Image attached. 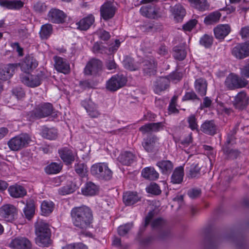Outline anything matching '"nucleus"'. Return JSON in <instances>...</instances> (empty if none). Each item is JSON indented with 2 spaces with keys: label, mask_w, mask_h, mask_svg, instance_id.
I'll return each instance as SVG.
<instances>
[{
  "label": "nucleus",
  "mask_w": 249,
  "mask_h": 249,
  "mask_svg": "<svg viewBox=\"0 0 249 249\" xmlns=\"http://www.w3.org/2000/svg\"><path fill=\"white\" fill-rule=\"evenodd\" d=\"M71 215L74 226L82 230L90 227L93 220L92 211L85 206L73 208Z\"/></svg>",
  "instance_id": "nucleus-1"
},
{
  "label": "nucleus",
  "mask_w": 249,
  "mask_h": 249,
  "mask_svg": "<svg viewBox=\"0 0 249 249\" xmlns=\"http://www.w3.org/2000/svg\"><path fill=\"white\" fill-rule=\"evenodd\" d=\"M35 242L39 247H48L52 244L51 231L47 223L38 220L35 224Z\"/></svg>",
  "instance_id": "nucleus-2"
},
{
  "label": "nucleus",
  "mask_w": 249,
  "mask_h": 249,
  "mask_svg": "<svg viewBox=\"0 0 249 249\" xmlns=\"http://www.w3.org/2000/svg\"><path fill=\"white\" fill-rule=\"evenodd\" d=\"M248 84V81L246 79L233 73L229 74L224 82L225 87L229 90L241 89L245 87Z\"/></svg>",
  "instance_id": "nucleus-3"
},
{
  "label": "nucleus",
  "mask_w": 249,
  "mask_h": 249,
  "mask_svg": "<svg viewBox=\"0 0 249 249\" xmlns=\"http://www.w3.org/2000/svg\"><path fill=\"white\" fill-rule=\"evenodd\" d=\"M159 0H141L140 3H148L142 6L140 9L141 14L151 18H156L160 17V8L157 7L153 2H157Z\"/></svg>",
  "instance_id": "nucleus-4"
},
{
  "label": "nucleus",
  "mask_w": 249,
  "mask_h": 249,
  "mask_svg": "<svg viewBox=\"0 0 249 249\" xmlns=\"http://www.w3.org/2000/svg\"><path fill=\"white\" fill-rule=\"evenodd\" d=\"M91 173L96 177L105 180H109L112 176V172L106 163H98L91 167Z\"/></svg>",
  "instance_id": "nucleus-5"
},
{
  "label": "nucleus",
  "mask_w": 249,
  "mask_h": 249,
  "mask_svg": "<svg viewBox=\"0 0 249 249\" xmlns=\"http://www.w3.org/2000/svg\"><path fill=\"white\" fill-rule=\"evenodd\" d=\"M31 138L27 134H21L11 139L8 142L9 148L13 151H18L27 146Z\"/></svg>",
  "instance_id": "nucleus-6"
},
{
  "label": "nucleus",
  "mask_w": 249,
  "mask_h": 249,
  "mask_svg": "<svg viewBox=\"0 0 249 249\" xmlns=\"http://www.w3.org/2000/svg\"><path fill=\"white\" fill-rule=\"evenodd\" d=\"M52 104L43 103L36 105L31 112V117L34 119H40L50 115L53 111Z\"/></svg>",
  "instance_id": "nucleus-7"
},
{
  "label": "nucleus",
  "mask_w": 249,
  "mask_h": 249,
  "mask_svg": "<svg viewBox=\"0 0 249 249\" xmlns=\"http://www.w3.org/2000/svg\"><path fill=\"white\" fill-rule=\"evenodd\" d=\"M46 78L44 72L40 71L36 74L22 75L20 76L22 83L31 88L39 86L42 81Z\"/></svg>",
  "instance_id": "nucleus-8"
},
{
  "label": "nucleus",
  "mask_w": 249,
  "mask_h": 249,
  "mask_svg": "<svg viewBox=\"0 0 249 249\" xmlns=\"http://www.w3.org/2000/svg\"><path fill=\"white\" fill-rule=\"evenodd\" d=\"M12 249H32V242L25 237H17L12 239L9 245Z\"/></svg>",
  "instance_id": "nucleus-9"
},
{
  "label": "nucleus",
  "mask_w": 249,
  "mask_h": 249,
  "mask_svg": "<svg viewBox=\"0 0 249 249\" xmlns=\"http://www.w3.org/2000/svg\"><path fill=\"white\" fill-rule=\"evenodd\" d=\"M126 78L122 75H116L112 76L107 83V89L110 91H116L123 87L126 83Z\"/></svg>",
  "instance_id": "nucleus-10"
},
{
  "label": "nucleus",
  "mask_w": 249,
  "mask_h": 249,
  "mask_svg": "<svg viewBox=\"0 0 249 249\" xmlns=\"http://www.w3.org/2000/svg\"><path fill=\"white\" fill-rule=\"evenodd\" d=\"M58 153L61 159L67 165L71 164L75 160L77 156L75 152L68 147L59 149Z\"/></svg>",
  "instance_id": "nucleus-11"
},
{
  "label": "nucleus",
  "mask_w": 249,
  "mask_h": 249,
  "mask_svg": "<svg viewBox=\"0 0 249 249\" xmlns=\"http://www.w3.org/2000/svg\"><path fill=\"white\" fill-rule=\"evenodd\" d=\"M232 54L239 59L249 56V41L244 43L238 44L231 50Z\"/></svg>",
  "instance_id": "nucleus-12"
},
{
  "label": "nucleus",
  "mask_w": 249,
  "mask_h": 249,
  "mask_svg": "<svg viewBox=\"0 0 249 249\" xmlns=\"http://www.w3.org/2000/svg\"><path fill=\"white\" fill-rule=\"evenodd\" d=\"M17 214L16 208L10 204H6L0 208V215L8 222H12Z\"/></svg>",
  "instance_id": "nucleus-13"
},
{
  "label": "nucleus",
  "mask_w": 249,
  "mask_h": 249,
  "mask_svg": "<svg viewBox=\"0 0 249 249\" xmlns=\"http://www.w3.org/2000/svg\"><path fill=\"white\" fill-rule=\"evenodd\" d=\"M47 18L50 22L59 24L65 22L66 15L58 9L52 8L48 13Z\"/></svg>",
  "instance_id": "nucleus-14"
},
{
  "label": "nucleus",
  "mask_w": 249,
  "mask_h": 249,
  "mask_svg": "<svg viewBox=\"0 0 249 249\" xmlns=\"http://www.w3.org/2000/svg\"><path fill=\"white\" fill-rule=\"evenodd\" d=\"M157 63L153 57L147 58L142 61V70L145 75H153L157 72Z\"/></svg>",
  "instance_id": "nucleus-15"
},
{
  "label": "nucleus",
  "mask_w": 249,
  "mask_h": 249,
  "mask_svg": "<svg viewBox=\"0 0 249 249\" xmlns=\"http://www.w3.org/2000/svg\"><path fill=\"white\" fill-rule=\"evenodd\" d=\"M38 61L31 55L26 56L24 60L20 64L22 71L29 72L33 71L38 66Z\"/></svg>",
  "instance_id": "nucleus-16"
},
{
  "label": "nucleus",
  "mask_w": 249,
  "mask_h": 249,
  "mask_svg": "<svg viewBox=\"0 0 249 249\" xmlns=\"http://www.w3.org/2000/svg\"><path fill=\"white\" fill-rule=\"evenodd\" d=\"M249 103V97L246 93L242 91L239 92L234 97L233 101V106L239 110H243L246 108Z\"/></svg>",
  "instance_id": "nucleus-17"
},
{
  "label": "nucleus",
  "mask_w": 249,
  "mask_h": 249,
  "mask_svg": "<svg viewBox=\"0 0 249 249\" xmlns=\"http://www.w3.org/2000/svg\"><path fill=\"white\" fill-rule=\"evenodd\" d=\"M115 11L116 8L111 2H105L100 8L101 16L106 20L112 18Z\"/></svg>",
  "instance_id": "nucleus-18"
},
{
  "label": "nucleus",
  "mask_w": 249,
  "mask_h": 249,
  "mask_svg": "<svg viewBox=\"0 0 249 249\" xmlns=\"http://www.w3.org/2000/svg\"><path fill=\"white\" fill-rule=\"evenodd\" d=\"M53 59L54 68L57 71L65 74L70 72V66L66 59L57 56H54Z\"/></svg>",
  "instance_id": "nucleus-19"
},
{
  "label": "nucleus",
  "mask_w": 249,
  "mask_h": 249,
  "mask_svg": "<svg viewBox=\"0 0 249 249\" xmlns=\"http://www.w3.org/2000/svg\"><path fill=\"white\" fill-rule=\"evenodd\" d=\"M19 64H9L6 66H0V79L7 80L10 78Z\"/></svg>",
  "instance_id": "nucleus-20"
},
{
  "label": "nucleus",
  "mask_w": 249,
  "mask_h": 249,
  "mask_svg": "<svg viewBox=\"0 0 249 249\" xmlns=\"http://www.w3.org/2000/svg\"><path fill=\"white\" fill-rule=\"evenodd\" d=\"M102 68V62L98 59H92L87 64L84 72L86 75L96 74Z\"/></svg>",
  "instance_id": "nucleus-21"
},
{
  "label": "nucleus",
  "mask_w": 249,
  "mask_h": 249,
  "mask_svg": "<svg viewBox=\"0 0 249 249\" xmlns=\"http://www.w3.org/2000/svg\"><path fill=\"white\" fill-rule=\"evenodd\" d=\"M231 28L230 25L219 24L213 29L215 38L219 40H223L231 32Z\"/></svg>",
  "instance_id": "nucleus-22"
},
{
  "label": "nucleus",
  "mask_w": 249,
  "mask_h": 249,
  "mask_svg": "<svg viewBox=\"0 0 249 249\" xmlns=\"http://www.w3.org/2000/svg\"><path fill=\"white\" fill-rule=\"evenodd\" d=\"M208 83L203 78H199L196 80L194 87L196 91L201 96H204L207 90Z\"/></svg>",
  "instance_id": "nucleus-23"
},
{
  "label": "nucleus",
  "mask_w": 249,
  "mask_h": 249,
  "mask_svg": "<svg viewBox=\"0 0 249 249\" xmlns=\"http://www.w3.org/2000/svg\"><path fill=\"white\" fill-rule=\"evenodd\" d=\"M170 84L169 79L167 77H161L157 79L154 84V91L159 94L167 89Z\"/></svg>",
  "instance_id": "nucleus-24"
},
{
  "label": "nucleus",
  "mask_w": 249,
  "mask_h": 249,
  "mask_svg": "<svg viewBox=\"0 0 249 249\" xmlns=\"http://www.w3.org/2000/svg\"><path fill=\"white\" fill-rule=\"evenodd\" d=\"M94 21V17L92 14H89L76 23L77 28L81 31H86L93 24Z\"/></svg>",
  "instance_id": "nucleus-25"
},
{
  "label": "nucleus",
  "mask_w": 249,
  "mask_h": 249,
  "mask_svg": "<svg viewBox=\"0 0 249 249\" xmlns=\"http://www.w3.org/2000/svg\"><path fill=\"white\" fill-rule=\"evenodd\" d=\"M156 165L159 168L163 175H168L172 171L174 164L169 160H161L157 162Z\"/></svg>",
  "instance_id": "nucleus-26"
},
{
  "label": "nucleus",
  "mask_w": 249,
  "mask_h": 249,
  "mask_svg": "<svg viewBox=\"0 0 249 249\" xmlns=\"http://www.w3.org/2000/svg\"><path fill=\"white\" fill-rule=\"evenodd\" d=\"M82 105L90 117L97 118L100 115V113L97 110L96 105L91 101H83Z\"/></svg>",
  "instance_id": "nucleus-27"
},
{
  "label": "nucleus",
  "mask_w": 249,
  "mask_h": 249,
  "mask_svg": "<svg viewBox=\"0 0 249 249\" xmlns=\"http://www.w3.org/2000/svg\"><path fill=\"white\" fill-rule=\"evenodd\" d=\"M136 159L135 155L130 151L122 153L118 158L119 161L125 165H130L136 160Z\"/></svg>",
  "instance_id": "nucleus-28"
},
{
  "label": "nucleus",
  "mask_w": 249,
  "mask_h": 249,
  "mask_svg": "<svg viewBox=\"0 0 249 249\" xmlns=\"http://www.w3.org/2000/svg\"><path fill=\"white\" fill-rule=\"evenodd\" d=\"M201 130L204 133L214 135L216 133L217 126L213 120L206 121L201 125Z\"/></svg>",
  "instance_id": "nucleus-29"
},
{
  "label": "nucleus",
  "mask_w": 249,
  "mask_h": 249,
  "mask_svg": "<svg viewBox=\"0 0 249 249\" xmlns=\"http://www.w3.org/2000/svg\"><path fill=\"white\" fill-rule=\"evenodd\" d=\"M123 199L125 205L130 206L140 201L141 198L136 193L126 192L124 194Z\"/></svg>",
  "instance_id": "nucleus-30"
},
{
  "label": "nucleus",
  "mask_w": 249,
  "mask_h": 249,
  "mask_svg": "<svg viewBox=\"0 0 249 249\" xmlns=\"http://www.w3.org/2000/svg\"><path fill=\"white\" fill-rule=\"evenodd\" d=\"M142 176L149 180H154L159 177V174L152 167H147L143 168L142 171Z\"/></svg>",
  "instance_id": "nucleus-31"
},
{
  "label": "nucleus",
  "mask_w": 249,
  "mask_h": 249,
  "mask_svg": "<svg viewBox=\"0 0 249 249\" xmlns=\"http://www.w3.org/2000/svg\"><path fill=\"white\" fill-rule=\"evenodd\" d=\"M0 5L9 9L18 10L23 6L24 3L20 0H1Z\"/></svg>",
  "instance_id": "nucleus-32"
},
{
  "label": "nucleus",
  "mask_w": 249,
  "mask_h": 249,
  "mask_svg": "<svg viewBox=\"0 0 249 249\" xmlns=\"http://www.w3.org/2000/svg\"><path fill=\"white\" fill-rule=\"evenodd\" d=\"M184 169L183 167L176 168L171 176V181L173 184H179L183 181Z\"/></svg>",
  "instance_id": "nucleus-33"
},
{
  "label": "nucleus",
  "mask_w": 249,
  "mask_h": 249,
  "mask_svg": "<svg viewBox=\"0 0 249 249\" xmlns=\"http://www.w3.org/2000/svg\"><path fill=\"white\" fill-rule=\"evenodd\" d=\"M157 138L155 136L147 138L142 143L144 149L148 152H154L157 149Z\"/></svg>",
  "instance_id": "nucleus-34"
},
{
  "label": "nucleus",
  "mask_w": 249,
  "mask_h": 249,
  "mask_svg": "<svg viewBox=\"0 0 249 249\" xmlns=\"http://www.w3.org/2000/svg\"><path fill=\"white\" fill-rule=\"evenodd\" d=\"M11 196L15 198L21 197L26 194V191L20 185L11 186L8 189Z\"/></svg>",
  "instance_id": "nucleus-35"
},
{
  "label": "nucleus",
  "mask_w": 249,
  "mask_h": 249,
  "mask_svg": "<svg viewBox=\"0 0 249 249\" xmlns=\"http://www.w3.org/2000/svg\"><path fill=\"white\" fill-rule=\"evenodd\" d=\"M98 191V187L90 181L87 182L84 187L82 189V192L85 196L95 195Z\"/></svg>",
  "instance_id": "nucleus-36"
},
{
  "label": "nucleus",
  "mask_w": 249,
  "mask_h": 249,
  "mask_svg": "<svg viewBox=\"0 0 249 249\" xmlns=\"http://www.w3.org/2000/svg\"><path fill=\"white\" fill-rule=\"evenodd\" d=\"M40 207L41 214L44 216H48L53 211L54 204L51 201L44 200L42 202Z\"/></svg>",
  "instance_id": "nucleus-37"
},
{
  "label": "nucleus",
  "mask_w": 249,
  "mask_h": 249,
  "mask_svg": "<svg viewBox=\"0 0 249 249\" xmlns=\"http://www.w3.org/2000/svg\"><path fill=\"white\" fill-rule=\"evenodd\" d=\"M40 134L44 138L54 140L57 136V131L53 128H49L44 126L42 127Z\"/></svg>",
  "instance_id": "nucleus-38"
},
{
  "label": "nucleus",
  "mask_w": 249,
  "mask_h": 249,
  "mask_svg": "<svg viewBox=\"0 0 249 249\" xmlns=\"http://www.w3.org/2000/svg\"><path fill=\"white\" fill-rule=\"evenodd\" d=\"M192 7L200 11L207 10L209 8V4L206 0H188Z\"/></svg>",
  "instance_id": "nucleus-39"
},
{
  "label": "nucleus",
  "mask_w": 249,
  "mask_h": 249,
  "mask_svg": "<svg viewBox=\"0 0 249 249\" xmlns=\"http://www.w3.org/2000/svg\"><path fill=\"white\" fill-rule=\"evenodd\" d=\"M172 12L175 19L179 22L181 21L185 15V10L180 4H176L172 7Z\"/></svg>",
  "instance_id": "nucleus-40"
},
{
  "label": "nucleus",
  "mask_w": 249,
  "mask_h": 249,
  "mask_svg": "<svg viewBox=\"0 0 249 249\" xmlns=\"http://www.w3.org/2000/svg\"><path fill=\"white\" fill-rule=\"evenodd\" d=\"M221 16V14L218 11L213 12L205 18L204 22L206 25L215 24L219 21Z\"/></svg>",
  "instance_id": "nucleus-41"
},
{
  "label": "nucleus",
  "mask_w": 249,
  "mask_h": 249,
  "mask_svg": "<svg viewBox=\"0 0 249 249\" xmlns=\"http://www.w3.org/2000/svg\"><path fill=\"white\" fill-rule=\"evenodd\" d=\"M222 149L228 159H236L240 154V152L237 149H230L228 145L225 144L223 145Z\"/></svg>",
  "instance_id": "nucleus-42"
},
{
  "label": "nucleus",
  "mask_w": 249,
  "mask_h": 249,
  "mask_svg": "<svg viewBox=\"0 0 249 249\" xmlns=\"http://www.w3.org/2000/svg\"><path fill=\"white\" fill-rule=\"evenodd\" d=\"M78 187L75 183L70 182L65 186L58 190V193L61 195H66L74 192Z\"/></svg>",
  "instance_id": "nucleus-43"
},
{
  "label": "nucleus",
  "mask_w": 249,
  "mask_h": 249,
  "mask_svg": "<svg viewBox=\"0 0 249 249\" xmlns=\"http://www.w3.org/2000/svg\"><path fill=\"white\" fill-rule=\"evenodd\" d=\"M53 32V26L51 24L47 23L42 25L39 32L40 36L41 39H46L48 38Z\"/></svg>",
  "instance_id": "nucleus-44"
},
{
  "label": "nucleus",
  "mask_w": 249,
  "mask_h": 249,
  "mask_svg": "<svg viewBox=\"0 0 249 249\" xmlns=\"http://www.w3.org/2000/svg\"><path fill=\"white\" fill-rule=\"evenodd\" d=\"M23 211L25 217L28 220H30L33 217L35 212V207L33 201L30 200L27 202Z\"/></svg>",
  "instance_id": "nucleus-45"
},
{
  "label": "nucleus",
  "mask_w": 249,
  "mask_h": 249,
  "mask_svg": "<svg viewBox=\"0 0 249 249\" xmlns=\"http://www.w3.org/2000/svg\"><path fill=\"white\" fill-rule=\"evenodd\" d=\"M200 168L201 167L198 163H193L189 170L188 177L192 178L198 177L200 175Z\"/></svg>",
  "instance_id": "nucleus-46"
},
{
  "label": "nucleus",
  "mask_w": 249,
  "mask_h": 249,
  "mask_svg": "<svg viewBox=\"0 0 249 249\" xmlns=\"http://www.w3.org/2000/svg\"><path fill=\"white\" fill-rule=\"evenodd\" d=\"M174 57L175 59L182 60L186 56V52L182 46H176L173 49Z\"/></svg>",
  "instance_id": "nucleus-47"
},
{
  "label": "nucleus",
  "mask_w": 249,
  "mask_h": 249,
  "mask_svg": "<svg viewBox=\"0 0 249 249\" xmlns=\"http://www.w3.org/2000/svg\"><path fill=\"white\" fill-rule=\"evenodd\" d=\"M124 68L130 71H136L139 69V66L134 63V59L130 57H126L123 61Z\"/></svg>",
  "instance_id": "nucleus-48"
},
{
  "label": "nucleus",
  "mask_w": 249,
  "mask_h": 249,
  "mask_svg": "<svg viewBox=\"0 0 249 249\" xmlns=\"http://www.w3.org/2000/svg\"><path fill=\"white\" fill-rule=\"evenodd\" d=\"M213 38L212 36L205 34L200 39L199 43L206 48L211 47L213 43Z\"/></svg>",
  "instance_id": "nucleus-49"
},
{
  "label": "nucleus",
  "mask_w": 249,
  "mask_h": 249,
  "mask_svg": "<svg viewBox=\"0 0 249 249\" xmlns=\"http://www.w3.org/2000/svg\"><path fill=\"white\" fill-rule=\"evenodd\" d=\"M61 170L60 164L52 162L45 168V172L48 174H54L59 173Z\"/></svg>",
  "instance_id": "nucleus-50"
},
{
  "label": "nucleus",
  "mask_w": 249,
  "mask_h": 249,
  "mask_svg": "<svg viewBox=\"0 0 249 249\" xmlns=\"http://www.w3.org/2000/svg\"><path fill=\"white\" fill-rule=\"evenodd\" d=\"M237 129L238 127L235 126L228 133L227 141L224 144L227 145H229L230 144H232L236 140L235 136L236 134Z\"/></svg>",
  "instance_id": "nucleus-51"
},
{
  "label": "nucleus",
  "mask_w": 249,
  "mask_h": 249,
  "mask_svg": "<svg viewBox=\"0 0 249 249\" xmlns=\"http://www.w3.org/2000/svg\"><path fill=\"white\" fill-rule=\"evenodd\" d=\"M34 10L37 13H42L47 10V5L45 2L37 1L34 4Z\"/></svg>",
  "instance_id": "nucleus-52"
},
{
  "label": "nucleus",
  "mask_w": 249,
  "mask_h": 249,
  "mask_svg": "<svg viewBox=\"0 0 249 249\" xmlns=\"http://www.w3.org/2000/svg\"><path fill=\"white\" fill-rule=\"evenodd\" d=\"M132 223H128L124 225L119 226L118 229V234L121 236H124L132 228Z\"/></svg>",
  "instance_id": "nucleus-53"
},
{
  "label": "nucleus",
  "mask_w": 249,
  "mask_h": 249,
  "mask_svg": "<svg viewBox=\"0 0 249 249\" xmlns=\"http://www.w3.org/2000/svg\"><path fill=\"white\" fill-rule=\"evenodd\" d=\"M148 193L155 195H159L161 194V190L159 186L156 183H151L146 188Z\"/></svg>",
  "instance_id": "nucleus-54"
},
{
  "label": "nucleus",
  "mask_w": 249,
  "mask_h": 249,
  "mask_svg": "<svg viewBox=\"0 0 249 249\" xmlns=\"http://www.w3.org/2000/svg\"><path fill=\"white\" fill-rule=\"evenodd\" d=\"M187 122L189 124V127L192 130H198V125L197 123V119L194 115H191L188 117Z\"/></svg>",
  "instance_id": "nucleus-55"
},
{
  "label": "nucleus",
  "mask_w": 249,
  "mask_h": 249,
  "mask_svg": "<svg viewBox=\"0 0 249 249\" xmlns=\"http://www.w3.org/2000/svg\"><path fill=\"white\" fill-rule=\"evenodd\" d=\"M75 171L80 177H84L87 173L86 165L84 163H77L75 165Z\"/></svg>",
  "instance_id": "nucleus-56"
},
{
  "label": "nucleus",
  "mask_w": 249,
  "mask_h": 249,
  "mask_svg": "<svg viewBox=\"0 0 249 249\" xmlns=\"http://www.w3.org/2000/svg\"><path fill=\"white\" fill-rule=\"evenodd\" d=\"M182 100L183 101H186L195 100H200V99L198 97L194 91H191L186 92Z\"/></svg>",
  "instance_id": "nucleus-57"
},
{
  "label": "nucleus",
  "mask_w": 249,
  "mask_h": 249,
  "mask_svg": "<svg viewBox=\"0 0 249 249\" xmlns=\"http://www.w3.org/2000/svg\"><path fill=\"white\" fill-rule=\"evenodd\" d=\"M96 34L101 39L103 40H107L110 37L109 33L102 29H98Z\"/></svg>",
  "instance_id": "nucleus-58"
},
{
  "label": "nucleus",
  "mask_w": 249,
  "mask_h": 249,
  "mask_svg": "<svg viewBox=\"0 0 249 249\" xmlns=\"http://www.w3.org/2000/svg\"><path fill=\"white\" fill-rule=\"evenodd\" d=\"M219 242L217 239L213 238L209 240H206V249H215L217 246Z\"/></svg>",
  "instance_id": "nucleus-59"
},
{
  "label": "nucleus",
  "mask_w": 249,
  "mask_h": 249,
  "mask_svg": "<svg viewBox=\"0 0 249 249\" xmlns=\"http://www.w3.org/2000/svg\"><path fill=\"white\" fill-rule=\"evenodd\" d=\"M197 23V20L196 19H191L183 25V29L185 31H191L195 27Z\"/></svg>",
  "instance_id": "nucleus-60"
},
{
  "label": "nucleus",
  "mask_w": 249,
  "mask_h": 249,
  "mask_svg": "<svg viewBox=\"0 0 249 249\" xmlns=\"http://www.w3.org/2000/svg\"><path fill=\"white\" fill-rule=\"evenodd\" d=\"M13 94L17 97L18 99H21L25 96L24 90L20 87H17L13 89Z\"/></svg>",
  "instance_id": "nucleus-61"
},
{
  "label": "nucleus",
  "mask_w": 249,
  "mask_h": 249,
  "mask_svg": "<svg viewBox=\"0 0 249 249\" xmlns=\"http://www.w3.org/2000/svg\"><path fill=\"white\" fill-rule=\"evenodd\" d=\"M201 193V191L200 189H192L188 191V195L191 198L195 199L199 197Z\"/></svg>",
  "instance_id": "nucleus-62"
},
{
  "label": "nucleus",
  "mask_w": 249,
  "mask_h": 249,
  "mask_svg": "<svg viewBox=\"0 0 249 249\" xmlns=\"http://www.w3.org/2000/svg\"><path fill=\"white\" fill-rule=\"evenodd\" d=\"M151 127L152 132H158L163 128V124L162 122L150 123Z\"/></svg>",
  "instance_id": "nucleus-63"
},
{
  "label": "nucleus",
  "mask_w": 249,
  "mask_h": 249,
  "mask_svg": "<svg viewBox=\"0 0 249 249\" xmlns=\"http://www.w3.org/2000/svg\"><path fill=\"white\" fill-rule=\"evenodd\" d=\"M63 249H88V248L82 243L71 244L67 246Z\"/></svg>",
  "instance_id": "nucleus-64"
}]
</instances>
